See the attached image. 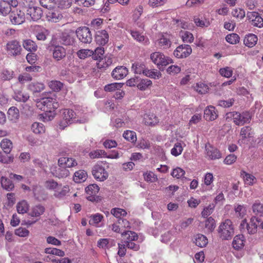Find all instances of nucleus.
I'll return each instance as SVG.
<instances>
[{
    "label": "nucleus",
    "instance_id": "obj_1",
    "mask_svg": "<svg viewBox=\"0 0 263 263\" xmlns=\"http://www.w3.org/2000/svg\"><path fill=\"white\" fill-rule=\"evenodd\" d=\"M218 231L221 239L225 240L231 239L234 233V226L232 221L230 219H226L221 222Z\"/></svg>",
    "mask_w": 263,
    "mask_h": 263
},
{
    "label": "nucleus",
    "instance_id": "obj_2",
    "mask_svg": "<svg viewBox=\"0 0 263 263\" xmlns=\"http://www.w3.org/2000/svg\"><path fill=\"white\" fill-rule=\"evenodd\" d=\"M150 58L152 62L157 65L160 70H163V67L166 66L170 63H173V60L167 57H165L160 52H154L151 54Z\"/></svg>",
    "mask_w": 263,
    "mask_h": 263
},
{
    "label": "nucleus",
    "instance_id": "obj_3",
    "mask_svg": "<svg viewBox=\"0 0 263 263\" xmlns=\"http://www.w3.org/2000/svg\"><path fill=\"white\" fill-rule=\"evenodd\" d=\"M88 119L86 116H63L60 119L59 126L60 129H63L68 125L72 123H84L87 122Z\"/></svg>",
    "mask_w": 263,
    "mask_h": 263
},
{
    "label": "nucleus",
    "instance_id": "obj_4",
    "mask_svg": "<svg viewBox=\"0 0 263 263\" xmlns=\"http://www.w3.org/2000/svg\"><path fill=\"white\" fill-rule=\"evenodd\" d=\"M6 50L8 55L16 57L21 55L23 50L20 43L16 40H11L6 44Z\"/></svg>",
    "mask_w": 263,
    "mask_h": 263
},
{
    "label": "nucleus",
    "instance_id": "obj_5",
    "mask_svg": "<svg viewBox=\"0 0 263 263\" xmlns=\"http://www.w3.org/2000/svg\"><path fill=\"white\" fill-rule=\"evenodd\" d=\"M56 101L55 97H48L46 98H36L35 101L36 103L37 107H40L41 109L44 110L46 112H51V110H48V108H50L52 106L53 108H56L58 105V103L56 102L54 104V101Z\"/></svg>",
    "mask_w": 263,
    "mask_h": 263
},
{
    "label": "nucleus",
    "instance_id": "obj_6",
    "mask_svg": "<svg viewBox=\"0 0 263 263\" xmlns=\"http://www.w3.org/2000/svg\"><path fill=\"white\" fill-rule=\"evenodd\" d=\"M76 33L81 42L85 44L91 42L92 34L88 27L85 26L79 27L76 30Z\"/></svg>",
    "mask_w": 263,
    "mask_h": 263
},
{
    "label": "nucleus",
    "instance_id": "obj_7",
    "mask_svg": "<svg viewBox=\"0 0 263 263\" xmlns=\"http://www.w3.org/2000/svg\"><path fill=\"white\" fill-rule=\"evenodd\" d=\"M92 174L94 178L100 181L105 180L108 177V173L104 167L99 163L92 168Z\"/></svg>",
    "mask_w": 263,
    "mask_h": 263
},
{
    "label": "nucleus",
    "instance_id": "obj_8",
    "mask_svg": "<svg viewBox=\"0 0 263 263\" xmlns=\"http://www.w3.org/2000/svg\"><path fill=\"white\" fill-rule=\"evenodd\" d=\"M192 50L189 45H181L176 48L174 51V55L177 58H185L189 57L192 53Z\"/></svg>",
    "mask_w": 263,
    "mask_h": 263
},
{
    "label": "nucleus",
    "instance_id": "obj_9",
    "mask_svg": "<svg viewBox=\"0 0 263 263\" xmlns=\"http://www.w3.org/2000/svg\"><path fill=\"white\" fill-rule=\"evenodd\" d=\"M72 31L70 32L64 31L60 34L58 40L59 42L64 46H72L74 44L75 39L72 35Z\"/></svg>",
    "mask_w": 263,
    "mask_h": 263
},
{
    "label": "nucleus",
    "instance_id": "obj_10",
    "mask_svg": "<svg viewBox=\"0 0 263 263\" xmlns=\"http://www.w3.org/2000/svg\"><path fill=\"white\" fill-rule=\"evenodd\" d=\"M205 156L209 159L216 160L221 157V154L219 151L209 143L205 144Z\"/></svg>",
    "mask_w": 263,
    "mask_h": 263
},
{
    "label": "nucleus",
    "instance_id": "obj_11",
    "mask_svg": "<svg viewBox=\"0 0 263 263\" xmlns=\"http://www.w3.org/2000/svg\"><path fill=\"white\" fill-rule=\"evenodd\" d=\"M26 15H29L33 21H36L42 17L43 10L39 7H29L27 9Z\"/></svg>",
    "mask_w": 263,
    "mask_h": 263
},
{
    "label": "nucleus",
    "instance_id": "obj_12",
    "mask_svg": "<svg viewBox=\"0 0 263 263\" xmlns=\"http://www.w3.org/2000/svg\"><path fill=\"white\" fill-rule=\"evenodd\" d=\"M95 38L97 44L104 46L108 42L109 35L105 30H98L96 33Z\"/></svg>",
    "mask_w": 263,
    "mask_h": 263
},
{
    "label": "nucleus",
    "instance_id": "obj_13",
    "mask_svg": "<svg viewBox=\"0 0 263 263\" xmlns=\"http://www.w3.org/2000/svg\"><path fill=\"white\" fill-rule=\"evenodd\" d=\"M53 58L59 61L64 59L66 55V49L62 46L52 44Z\"/></svg>",
    "mask_w": 263,
    "mask_h": 263
},
{
    "label": "nucleus",
    "instance_id": "obj_14",
    "mask_svg": "<svg viewBox=\"0 0 263 263\" xmlns=\"http://www.w3.org/2000/svg\"><path fill=\"white\" fill-rule=\"evenodd\" d=\"M50 172L55 177L61 178H64L68 177L69 174L68 170L65 167H60L58 168L56 166L53 165L50 167Z\"/></svg>",
    "mask_w": 263,
    "mask_h": 263
},
{
    "label": "nucleus",
    "instance_id": "obj_15",
    "mask_svg": "<svg viewBox=\"0 0 263 263\" xmlns=\"http://www.w3.org/2000/svg\"><path fill=\"white\" fill-rule=\"evenodd\" d=\"M253 132L252 130V129L250 127H243L241 129L240 133V139L238 141L239 143H247L250 140V139L253 137Z\"/></svg>",
    "mask_w": 263,
    "mask_h": 263
},
{
    "label": "nucleus",
    "instance_id": "obj_16",
    "mask_svg": "<svg viewBox=\"0 0 263 263\" xmlns=\"http://www.w3.org/2000/svg\"><path fill=\"white\" fill-rule=\"evenodd\" d=\"M46 16L49 21L54 23L60 21L63 18L61 12H60L57 8L49 9V11L47 12Z\"/></svg>",
    "mask_w": 263,
    "mask_h": 263
},
{
    "label": "nucleus",
    "instance_id": "obj_17",
    "mask_svg": "<svg viewBox=\"0 0 263 263\" xmlns=\"http://www.w3.org/2000/svg\"><path fill=\"white\" fill-rule=\"evenodd\" d=\"M128 72V69L123 66H117L111 72V76L114 79L120 80L125 77Z\"/></svg>",
    "mask_w": 263,
    "mask_h": 263
},
{
    "label": "nucleus",
    "instance_id": "obj_18",
    "mask_svg": "<svg viewBox=\"0 0 263 263\" xmlns=\"http://www.w3.org/2000/svg\"><path fill=\"white\" fill-rule=\"evenodd\" d=\"M249 20H252V24L255 27L261 28L263 27V18L256 12H251L247 14Z\"/></svg>",
    "mask_w": 263,
    "mask_h": 263
},
{
    "label": "nucleus",
    "instance_id": "obj_19",
    "mask_svg": "<svg viewBox=\"0 0 263 263\" xmlns=\"http://www.w3.org/2000/svg\"><path fill=\"white\" fill-rule=\"evenodd\" d=\"M99 191V187L96 184L89 185L85 189V192L87 194V199L90 201H93L96 199V195Z\"/></svg>",
    "mask_w": 263,
    "mask_h": 263
},
{
    "label": "nucleus",
    "instance_id": "obj_20",
    "mask_svg": "<svg viewBox=\"0 0 263 263\" xmlns=\"http://www.w3.org/2000/svg\"><path fill=\"white\" fill-rule=\"evenodd\" d=\"M10 19L12 24L20 25L25 21L24 13L17 10L16 13L14 12H11L10 14Z\"/></svg>",
    "mask_w": 263,
    "mask_h": 263
},
{
    "label": "nucleus",
    "instance_id": "obj_21",
    "mask_svg": "<svg viewBox=\"0 0 263 263\" xmlns=\"http://www.w3.org/2000/svg\"><path fill=\"white\" fill-rule=\"evenodd\" d=\"M77 164L76 160L72 158L61 157L58 160V165L60 167H72Z\"/></svg>",
    "mask_w": 263,
    "mask_h": 263
},
{
    "label": "nucleus",
    "instance_id": "obj_22",
    "mask_svg": "<svg viewBox=\"0 0 263 263\" xmlns=\"http://www.w3.org/2000/svg\"><path fill=\"white\" fill-rule=\"evenodd\" d=\"M260 220L255 216H253L247 225V231L250 234H254L257 232L258 224Z\"/></svg>",
    "mask_w": 263,
    "mask_h": 263
},
{
    "label": "nucleus",
    "instance_id": "obj_23",
    "mask_svg": "<svg viewBox=\"0 0 263 263\" xmlns=\"http://www.w3.org/2000/svg\"><path fill=\"white\" fill-rule=\"evenodd\" d=\"M246 242L244 235L239 234L235 236L232 242V246L235 250H239L243 248Z\"/></svg>",
    "mask_w": 263,
    "mask_h": 263
},
{
    "label": "nucleus",
    "instance_id": "obj_24",
    "mask_svg": "<svg viewBox=\"0 0 263 263\" xmlns=\"http://www.w3.org/2000/svg\"><path fill=\"white\" fill-rule=\"evenodd\" d=\"M69 191L70 189L68 185H63L61 183H60L53 196L55 198L61 199L66 196Z\"/></svg>",
    "mask_w": 263,
    "mask_h": 263
},
{
    "label": "nucleus",
    "instance_id": "obj_25",
    "mask_svg": "<svg viewBox=\"0 0 263 263\" xmlns=\"http://www.w3.org/2000/svg\"><path fill=\"white\" fill-rule=\"evenodd\" d=\"M185 146V143L182 141H178L175 143L173 147L171 150V154L175 157L180 155Z\"/></svg>",
    "mask_w": 263,
    "mask_h": 263
},
{
    "label": "nucleus",
    "instance_id": "obj_26",
    "mask_svg": "<svg viewBox=\"0 0 263 263\" xmlns=\"http://www.w3.org/2000/svg\"><path fill=\"white\" fill-rule=\"evenodd\" d=\"M60 183L53 179H49L44 182V187L47 191L53 193L54 195Z\"/></svg>",
    "mask_w": 263,
    "mask_h": 263
},
{
    "label": "nucleus",
    "instance_id": "obj_27",
    "mask_svg": "<svg viewBox=\"0 0 263 263\" xmlns=\"http://www.w3.org/2000/svg\"><path fill=\"white\" fill-rule=\"evenodd\" d=\"M45 88L44 84L39 82H32L28 85V89L32 92L34 96L36 93L44 90Z\"/></svg>",
    "mask_w": 263,
    "mask_h": 263
},
{
    "label": "nucleus",
    "instance_id": "obj_28",
    "mask_svg": "<svg viewBox=\"0 0 263 263\" xmlns=\"http://www.w3.org/2000/svg\"><path fill=\"white\" fill-rule=\"evenodd\" d=\"M258 38L257 35L252 33H249L245 36L243 40V43L248 47H253L256 44Z\"/></svg>",
    "mask_w": 263,
    "mask_h": 263
},
{
    "label": "nucleus",
    "instance_id": "obj_29",
    "mask_svg": "<svg viewBox=\"0 0 263 263\" xmlns=\"http://www.w3.org/2000/svg\"><path fill=\"white\" fill-rule=\"evenodd\" d=\"M234 210L235 216L237 217L242 218L247 214V206L245 205L235 204L234 205Z\"/></svg>",
    "mask_w": 263,
    "mask_h": 263
},
{
    "label": "nucleus",
    "instance_id": "obj_30",
    "mask_svg": "<svg viewBox=\"0 0 263 263\" xmlns=\"http://www.w3.org/2000/svg\"><path fill=\"white\" fill-rule=\"evenodd\" d=\"M122 239L125 243L129 242V241H133L137 240V234L133 231H127L121 233Z\"/></svg>",
    "mask_w": 263,
    "mask_h": 263
},
{
    "label": "nucleus",
    "instance_id": "obj_31",
    "mask_svg": "<svg viewBox=\"0 0 263 263\" xmlns=\"http://www.w3.org/2000/svg\"><path fill=\"white\" fill-rule=\"evenodd\" d=\"M241 176L245 184L247 185H253L257 181L256 177L251 174L243 172L241 173Z\"/></svg>",
    "mask_w": 263,
    "mask_h": 263
},
{
    "label": "nucleus",
    "instance_id": "obj_32",
    "mask_svg": "<svg viewBox=\"0 0 263 263\" xmlns=\"http://www.w3.org/2000/svg\"><path fill=\"white\" fill-rule=\"evenodd\" d=\"M87 178L86 172L84 170H79L74 173L73 179L76 183H81L85 181Z\"/></svg>",
    "mask_w": 263,
    "mask_h": 263
},
{
    "label": "nucleus",
    "instance_id": "obj_33",
    "mask_svg": "<svg viewBox=\"0 0 263 263\" xmlns=\"http://www.w3.org/2000/svg\"><path fill=\"white\" fill-rule=\"evenodd\" d=\"M253 213L257 216H263V203L259 200L254 202L252 206Z\"/></svg>",
    "mask_w": 263,
    "mask_h": 263
},
{
    "label": "nucleus",
    "instance_id": "obj_34",
    "mask_svg": "<svg viewBox=\"0 0 263 263\" xmlns=\"http://www.w3.org/2000/svg\"><path fill=\"white\" fill-rule=\"evenodd\" d=\"M29 208V205L27 201L22 200L16 204V210L19 214H25L27 212Z\"/></svg>",
    "mask_w": 263,
    "mask_h": 263
},
{
    "label": "nucleus",
    "instance_id": "obj_35",
    "mask_svg": "<svg viewBox=\"0 0 263 263\" xmlns=\"http://www.w3.org/2000/svg\"><path fill=\"white\" fill-rule=\"evenodd\" d=\"M23 46L26 50L30 52L35 51L37 48L36 43L30 39L24 40Z\"/></svg>",
    "mask_w": 263,
    "mask_h": 263
},
{
    "label": "nucleus",
    "instance_id": "obj_36",
    "mask_svg": "<svg viewBox=\"0 0 263 263\" xmlns=\"http://www.w3.org/2000/svg\"><path fill=\"white\" fill-rule=\"evenodd\" d=\"M194 242L196 246L202 248L206 246L208 243V240L206 236L199 234L195 236Z\"/></svg>",
    "mask_w": 263,
    "mask_h": 263
},
{
    "label": "nucleus",
    "instance_id": "obj_37",
    "mask_svg": "<svg viewBox=\"0 0 263 263\" xmlns=\"http://www.w3.org/2000/svg\"><path fill=\"white\" fill-rule=\"evenodd\" d=\"M97 244L99 248L105 249L112 246H115V242L112 239L103 238L99 239Z\"/></svg>",
    "mask_w": 263,
    "mask_h": 263
},
{
    "label": "nucleus",
    "instance_id": "obj_38",
    "mask_svg": "<svg viewBox=\"0 0 263 263\" xmlns=\"http://www.w3.org/2000/svg\"><path fill=\"white\" fill-rule=\"evenodd\" d=\"M123 118V116H121V118L118 116H114L111 119V123L114 126L117 127H123L127 124V121Z\"/></svg>",
    "mask_w": 263,
    "mask_h": 263
},
{
    "label": "nucleus",
    "instance_id": "obj_39",
    "mask_svg": "<svg viewBox=\"0 0 263 263\" xmlns=\"http://www.w3.org/2000/svg\"><path fill=\"white\" fill-rule=\"evenodd\" d=\"M11 11L10 4L6 1L0 2V13L3 15H6Z\"/></svg>",
    "mask_w": 263,
    "mask_h": 263
},
{
    "label": "nucleus",
    "instance_id": "obj_40",
    "mask_svg": "<svg viewBox=\"0 0 263 263\" xmlns=\"http://www.w3.org/2000/svg\"><path fill=\"white\" fill-rule=\"evenodd\" d=\"M251 121V116H235L233 122L236 125L241 126Z\"/></svg>",
    "mask_w": 263,
    "mask_h": 263
},
{
    "label": "nucleus",
    "instance_id": "obj_41",
    "mask_svg": "<svg viewBox=\"0 0 263 263\" xmlns=\"http://www.w3.org/2000/svg\"><path fill=\"white\" fill-rule=\"evenodd\" d=\"M1 147L6 154L10 153L12 148V142L8 139H4L0 144Z\"/></svg>",
    "mask_w": 263,
    "mask_h": 263
},
{
    "label": "nucleus",
    "instance_id": "obj_42",
    "mask_svg": "<svg viewBox=\"0 0 263 263\" xmlns=\"http://www.w3.org/2000/svg\"><path fill=\"white\" fill-rule=\"evenodd\" d=\"M31 130L35 134H42L45 133V127L41 123L34 122L32 124Z\"/></svg>",
    "mask_w": 263,
    "mask_h": 263
},
{
    "label": "nucleus",
    "instance_id": "obj_43",
    "mask_svg": "<svg viewBox=\"0 0 263 263\" xmlns=\"http://www.w3.org/2000/svg\"><path fill=\"white\" fill-rule=\"evenodd\" d=\"M152 85V82L147 79H141L139 78L137 87L140 90H145Z\"/></svg>",
    "mask_w": 263,
    "mask_h": 263
},
{
    "label": "nucleus",
    "instance_id": "obj_44",
    "mask_svg": "<svg viewBox=\"0 0 263 263\" xmlns=\"http://www.w3.org/2000/svg\"><path fill=\"white\" fill-rule=\"evenodd\" d=\"M132 69L135 73L141 74L144 72L146 66L144 63L135 62L132 65Z\"/></svg>",
    "mask_w": 263,
    "mask_h": 263
},
{
    "label": "nucleus",
    "instance_id": "obj_45",
    "mask_svg": "<svg viewBox=\"0 0 263 263\" xmlns=\"http://www.w3.org/2000/svg\"><path fill=\"white\" fill-rule=\"evenodd\" d=\"M104 53V48L103 47H97L95 51H93V54H92V58L95 60H103V56Z\"/></svg>",
    "mask_w": 263,
    "mask_h": 263
},
{
    "label": "nucleus",
    "instance_id": "obj_46",
    "mask_svg": "<svg viewBox=\"0 0 263 263\" xmlns=\"http://www.w3.org/2000/svg\"><path fill=\"white\" fill-rule=\"evenodd\" d=\"M45 211L44 206L37 205L32 208L30 212L32 217H39L42 215Z\"/></svg>",
    "mask_w": 263,
    "mask_h": 263
},
{
    "label": "nucleus",
    "instance_id": "obj_47",
    "mask_svg": "<svg viewBox=\"0 0 263 263\" xmlns=\"http://www.w3.org/2000/svg\"><path fill=\"white\" fill-rule=\"evenodd\" d=\"M103 218V215L97 213L94 215H92L90 216L89 223L91 225L97 227L98 226V224L102 221Z\"/></svg>",
    "mask_w": 263,
    "mask_h": 263
},
{
    "label": "nucleus",
    "instance_id": "obj_48",
    "mask_svg": "<svg viewBox=\"0 0 263 263\" xmlns=\"http://www.w3.org/2000/svg\"><path fill=\"white\" fill-rule=\"evenodd\" d=\"M123 136L126 140L133 143L137 140L136 134L134 131L127 130L124 132Z\"/></svg>",
    "mask_w": 263,
    "mask_h": 263
},
{
    "label": "nucleus",
    "instance_id": "obj_49",
    "mask_svg": "<svg viewBox=\"0 0 263 263\" xmlns=\"http://www.w3.org/2000/svg\"><path fill=\"white\" fill-rule=\"evenodd\" d=\"M48 86L54 91H59L63 86V84L59 81H51L48 83Z\"/></svg>",
    "mask_w": 263,
    "mask_h": 263
},
{
    "label": "nucleus",
    "instance_id": "obj_50",
    "mask_svg": "<svg viewBox=\"0 0 263 263\" xmlns=\"http://www.w3.org/2000/svg\"><path fill=\"white\" fill-rule=\"evenodd\" d=\"M144 180L147 182H155L157 181V176L153 172L147 171L143 174Z\"/></svg>",
    "mask_w": 263,
    "mask_h": 263
},
{
    "label": "nucleus",
    "instance_id": "obj_51",
    "mask_svg": "<svg viewBox=\"0 0 263 263\" xmlns=\"http://www.w3.org/2000/svg\"><path fill=\"white\" fill-rule=\"evenodd\" d=\"M180 34L183 42L191 43L194 41V36L191 32L184 31H181Z\"/></svg>",
    "mask_w": 263,
    "mask_h": 263
},
{
    "label": "nucleus",
    "instance_id": "obj_52",
    "mask_svg": "<svg viewBox=\"0 0 263 263\" xmlns=\"http://www.w3.org/2000/svg\"><path fill=\"white\" fill-rule=\"evenodd\" d=\"M89 155L91 159L105 158L106 152L104 150L97 149L91 152Z\"/></svg>",
    "mask_w": 263,
    "mask_h": 263
},
{
    "label": "nucleus",
    "instance_id": "obj_53",
    "mask_svg": "<svg viewBox=\"0 0 263 263\" xmlns=\"http://www.w3.org/2000/svg\"><path fill=\"white\" fill-rule=\"evenodd\" d=\"M216 224L215 220L212 217H210L205 221V228L207 231L211 232L215 228Z\"/></svg>",
    "mask_w": 263,
    "mask_h": 263
},
{
    "label": "nucleus",
    "instance_id": "obj_54",
    "mask_svg": "<svg viewBox=\"0 0 263 263\" xmlns=\"http://www.w3.org/2000/svg\"><path fill=\"white\" fill-rule=\"evenodd\" d=\"M123 85V83H114L107 84L105 86L104 90L106 91L111 92L115 90L116 89H119L121 88Z\"/></svg>",
    "mask_w": 263,
    "mask_h": 263
},
{
    "label": "nucleus",
    "instance_id": "obj_55",
    "mask_svg": "<svg viewBox=\"0 0 263 263\" xmlns=\"http://www.w3.org/2000/svg\"><path fill=\"white\" fill-rule=\"evenodd\" d=\"M111 213L117 218H121L126 215L127 212L124 209L115 208L111 210Z\"/></svg>",
    "mask_w": 263,
    "mask_h": 263
},
{
    "label": "nucleus",
    "instance_id": "obj_56",
    "mask_svg": "<svg viewBox=\"0 0 263 263\" xmlns=\"http://www.w3.org/2000/svg\"><path fill=\"white\" fill-rule=\"evenodd\" d=\"M185 171L181 167H177L174 168L171 173V175L177 179H180L184 177Z\"/></svg>",
    "mask_w": 263,
    "mask_h": 263
},
{
    "label": "nucleus",
    "instance_id": "obj_57",
    "mask_svg": "<svg viewBox=\"0 0 263 263\" xmlns=\"http://www.w3.org/2000/svg\"><path fill=\"white\" fill-rule=\"evenodd\" d=\"M240 37L236 33H232L228 34L226 37V41L231 44H236L239 41Z\"/></svg>",
    "mask_w": 263,
    "mask_h": 263
},
{
    "label": "nucleus",
    "instance_id": "obj_58",
    "mask_svg": "<svg viewBox=\"0 0 263 263\" xmlns=\"http://www.w3.org/2000/svg\"><path fill=\"white\" fill-rule=\"evenodd\" d=\"M92 54H93V51L89 49H81L77 52V55L81 59L92 56Z\"/></svg>",
    "mask_w": 263,
    "mask_h": 263
},
{
    "label": "nucleus",
    "instance_id": "obj_59",
    "mask_svg": "<svg viewBox=\"0 0 263 263\" xmlns=\"http://www.w3.org/2000/svg\"><path fill=\"white\" fill-rule=\"evenodd\" d=\"M14 98L17 101L25 102L29 99V96L27 93L24 94L19 92L15 93Z\"/></svg>",
    "mask_w": 263,
    "mask_h": 263
},
{
    "label": "nucleus",
    "instance_id": "obj_60",
    "mask_svg": "<svg viewBox=\"0 0 263 263\" xmlns=\"http://www.w3.org/2000/svg\"><path fill=\"white\" fill-rule=\"evenodd\" d=\"M214 177L211 173H206L203 177V182L206 186H210L213 182Z\"/></svg>",
    "mask_w": 263,
    "mask_h": 263
},
{
    "label": "nucleus",
    "instance_id": "obj_61",
    "mask_svg": "<svg viewBox=\"0 0 263 263\" xmlns=\"http://www.w3.org/2000/svg\"><path fill=\"white\" fill-rule=\"evenodd\" d=\"M196 90L200 94H204L208 92V86L203 83H197L195 87Z\"/></svg>",
    "mask_w": 263,
    "mask_h": 263
},
{
    "label": "nucleus",
    "instance_id": "obj_62",
    "mask_svg": "<svg viewBox=\"0 0 263 263\" xmlns=\"http://www.w3.org/2000/svg\"><path fill=\"white\" fill-rule=\"evenodd\" d=\"M29 231L24 228H19L15 230V234L19 237H25L28 236Z\"/></svg>",
    "mask_w": 263,
    "mask_h": 263
},
{
    "label": "nucleus",
    "instance_id": "obj_63",
    "mask_svg": "<svg viewBox=\"0 0 263 263\" xmlns=\"http://www.w3.org/2000/svg\"><path fill=\"white\" fill-rule=\"evenodd\" d=\"M72 0H58V8L67 9L71 6Z\"/></svg>",
    "mask_w": 263,
    "mask_h": 263
},
{
    "label": "nucleus",
    "instance_id": "obj_64",
    "mask_svg": "<svg viewBox=\"0 0 263 263\" xmlns=\"http://www.w3.org/2000/svg\"><path fill=\"white\" fill-rule=\"evenodd\" d=\"M219 73L223 77L230 78L232 76L233 71L230 67H227L226 68H220Z\"/></svg>",
    "mask_w": 263,
    "mask_h": 263
}]
</instances>
